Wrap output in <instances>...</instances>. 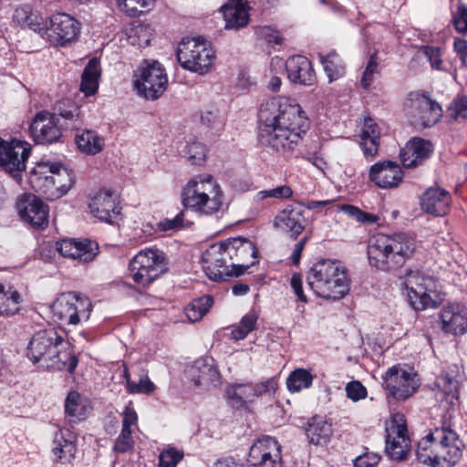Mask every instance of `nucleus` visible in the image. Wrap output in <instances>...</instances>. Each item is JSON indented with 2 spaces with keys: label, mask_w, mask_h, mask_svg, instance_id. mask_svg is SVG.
<instances>
[{
  "label": "nucleus",
  "mask_w": 467,
  "mask_h": 467,
  "mask_svg": "<svg viewBox=\"0 0 467 467\" xmlns=\"http://www.w3.org/2000/svg\"><path fill=\"white\" fill-rule=\"evenodd\" d=\"M407 114L413 124L430 128L442 116L441 107L426 94L411 92L407 100Z\"/></svg>",
  "instance_id": "ddd939ff"
},
{
  "label": "nucleus",
  "mask_w": 467,
  "mask_h": 467,
  "mask_svg": "<svg viewBox=\"0 0 467 467\" xmlns=\"http://www.w3.org/2000/svg\"><path fill=\"white\" fill-rule=\"evenodd\" d=\"M228 257L234 276H240L255 264L257 250L254 244L244 237L228 238Z\"/></svg>",
  "instance_id": "6ab92c4d"
},
{
  "label": "nucleus",
  "mask_w": 467,
  "mask_h": 467,
  "mask_svg": "<svg viewBox=\"0 0 467 467\" xmlns=\"http://www.w3.org/2000/svg\"><path fill=\"white\" fill-rule=\"evenodd\" d=\"M462 442L451 426L442 424L422 438L416 451L418 460L432 467H451L462 455Z\"/></svg>",
  "instance_id": "20e7f679"
},
{
  "label": "nucleus",
  "mask_w": 467,
  "mask_h": 467,
  "mask_svg": "<svg viewBox=\"0 0 467 467\" xmlns=\"http://www.w3.org/2000/svg\"><path fill=\"white\" fill-rule=\"evenodd\" d=\"M100 73L99 60L96 57L90 59L81 76L80 90L86 96H91L97 92Z\"/></svg>",
  "instance_id": "c9c22d12"
},
{
  "label": "nucleus",
  "mask_w": 467,
  "mask_h": 467,
  "mask_svg": "<svg viewBox=\"0 0 467 467\" xmlns=\"http://www.w3.org/2000/svg\"><path fill=\"white\" fill-rule=\"evenodd\" d=\"M90 213L102 222L112 223L120 213L117 198L110 190L102 189L90 198Z\"/></svg>",
  "instance_id": "5701e85b"
},
{
  "label": "nucleus",
  "mask_w": 467,
  "mask_h": 467,
  "mask_svg": "<svg viewBox=\"0 0 467 467\" xmlns=\"http://www.w3.org/2000/svg\"><path fill=\"white\" fill-rule=\"evenodd\" d=\"M455 29L463 35H467V7L459 5L453 16Z\"/></svg>",
  "instance_id": "e2e57ef3"
},
{
  "label": "nucleus",
  "mask_w": 467,
  "mask_h": 467,
  "mask_svg": "<svg viewBox=\"0 0 467 467\" xmlns=\"http://www.w3.org/2000/svg\"><path fill=\"white\" fill-rule=\"evenodd\" d=\"M213 304V298L211 296H204L194 299L185 308V315L191 322L199 321L209 311Z\"/></svg>",
  "instance_id": "37998d69"
},
{
  "label": "nucleus",
  "mask_w": 467,
  "mask_h": 467,
  "mask_svg": "<svg viewBox=\"0 0 467 467\" xmlns=\"http://www.w3.org/2000/svg\"><path fill=\"white\" fill-rule=\"evenodd\" d=\"M183 458V452L175 448H168L160 453L159 467H176Z\"/></svg>",
  "instance_id": "5fc2aeb1"
},
{
  "label": "nucleus",
  "mask_w": 467,
  "mask_h": 467,
  "mask_svg": "<svg viewBox=\"0 0 467 467\" xmlns=\"http://www.w3.org/2000/svg\"><path fill=\"white\" fill-rule=\"evenodd\" d=\"M202 123L213 132L221 131L225 124V116L215 105H208L201 114Z\"/></svg>",
  "instance_id": "a19ab883"
},
{
  "label": "nucleus",
  "mask_w": 467,
  "mask_h": 467,
  "mask_svg": "<svg viewBox=\"0 0 467 467\" xmlns=\"http://www.w3.org/2000/svg\"><path fill=\"white\" fill-rule=\"evenodd\" d=\"M65 412L67 416L80 420L83 415V406L80 403V395L77 391H70L65 401Z\"/></svg>",
  "instance_id": "8fccbe9b"
},
{
  "label": "nucleus",
  "mask_w": 467,
  "mask_h": 467,
  "mask_svg": "<svg viewBox=\"0 0 467 467\" xmlns=\"http://www.w3.org/2000/svg\"><path fill=\"white\" fill-rule=\"evenodd\" d=\"M306 281L316 295L327 300H339L349 292L348 271L336 261L322 259L314 264Z\"/></svg>",
  "instance_id": "39448f33"
},
{
  "label": "nucleus",
  "mask_w": 467,
  "mask_h": 467,
  "mask_svg": "<svg viewBox=\"0 0 467 467\" xmlns=\"http://www.w3.org/2000/svg\"><path fill=\"white\" fill-rule=\"evenodd\" d=\"M134 441L131 436V430L121 429V432L117 438L114 444V451L119 453H124L133 448Z\"/></svg>",
  "instance_id": "6e6d98bb"
},
{
  "label": "nucleus",
  "mask_w": 467,
  "mask_h": 467,
  "mask_svg": "<svg viewBox=\"0 0 467 467\" xmlns=\"http://www.w3.org/2000/svg\"><path fill=\"white\" fill-rule=\"evenodd\" d=\"M339 211L344 212L348 216L355 218L358 222L364 224H374L378 223L379 220V217L378 215L363 212L359 208L350 204L340 205Z\"/></svg>",
  "instance_id": "09e8293b"
},
{
  "label": "nucleus",
  "mask_w": 467,
  "mask_h": 467,
  "mask_svg": "<svg viewBox=\"0 0 467 467\" xmlns=\"http://www.w3.org/2000/svg\"><path fill=\"white\" fill-rule=\"evenodd\" d=\"M190 377L195 386L210 389L220 383L221 375L212 358L195 361L190 369Z\"/></svg>",
  "instance_id": "cd10ccee"
},
{
  "label": "nucleus",
  "mask_w": 467,
  "mask_h": 467,
  "mask_svg": "<svg viewBox=\"0 0 467 467\" xmlns=\"http://www.w3.org/2000/svg\"><path fill=\"white\" fill-rule=\"evenodd\" d=\"M227 241L209 246L202 254L203 270L209 279L222 282L232 277L231 263L228 257Z\"/></svg>",
  "instance_id": "f3484780"
},
{
  "label": "nucleus",
  "mask_w": 467,
  "mask_h": 467,
  "mask_svg": "<svg viewBox=\"0 0 467 467\" xmlns=\"http://www.w3.org/2000/svg\"><path fill=\"white\" fill-rule=\"evenodd\" d=\"M32 187L49 200L60 198L72 186L68 171L59 163L41 161L30 171Z\"/></svg>",
  "instance_id": "0eeeda50"
},
{
  "label": "nucleus",
  "mask_w": 467,
  "mask_h": 467,
  "mask_svg": "<svg viewBox=\"0 0 467 467\" xmlns=\"http://www.w3.org/2000/svg\"><path fill=\"white\" fill-rule=\"evenodd\" d=\"M313 376L310 372L304 368H297L294 370L286 380L287 388L292 392L300 391L303 389H307L312 385Z\"/></svg>",
  "instance_id": "49530a36"
},
{
  "label": "nucleus",
  "mask_w": 467,
  "mask_h": 467,
  "mask_svg": "<svg viewBox=\"0 0 467 467\" xmlns=\"http://www.w3.org/2000/svg\"><path fill=\"white\" fill-rule=\"evenodd\" d=\"M134 86L140 96L155 100L166 90L168 78L158 61L144 60L134 74Z\"/></svg>",
  "instance_id": "9b49d317"
},
{
  "label": "nucleus",
  "mask_w": 467,
  "mask_h": 467,
  "mask_svg": "<svg viewBox=\"0 0 467 467\" xmlns=\"http://www.w3.org/2000/svg\"><path fill=\"white\" fill-rule=\"evenodd\" d=\"M129 269L133 281L146 287L168 271L166 254L157 248L140 250L130 260Z\"/></svg>",
  "instance_id": "6e6552de"
},
{
  "label": "nucleus",
  "mask_w": 467,
  "mask_h": 467,
  "mask_svg": "<svg viewBox=\"0 0 467 467\" xmlns=\"http://www.w3.org/2000/svg\"><path fill=\"white\" fill-rule=\"evenodd\" d=\"M436 385L441 390V394L448 400V402L452 404L453 400H457L459 397V380L453 375L449 372H443L436 379Z\"/></svg>",
  "instance_id": "79ce46f5"
},
{
  "label": "nucleus",
  "mask_w": 467,
  "mask_h": 467,
  "mask_svg": "<svg viewBox=\"0 0 467 467\" xmlns=\"http://www.w3.org/2000/svg\"><path fill=\"white\" fill-rule=\"evenodd\" d=\"M302 158L309 161L315 167H317L319 171L325 173V171L327 169L328 165L325 159L317 152H308L302 155Z\"/></svg>",
  "instance_id": "774afa93"
},
{
  "label": "nucleus",
  "mask_w": 467,
  "mask_h": 467,
  "mask_svg": "<svg viewBox=\"0 0 467 467\" xmlns=\"http://www.w3.org/2000/svg\"><path fill=\"white\" fill-rule=\"evenodd\" d=\"M290 285L297 297V300L302 303H306L307 297L303 291V280L301 275L294 274L291 277Z\"/></svg>",
  "instance_id": "338daca9"
},
{
  "label": "nucleus",
  "mask_w": 467,
  "mask_h": 467,
  "mask_svg": "<svg viewBox=\"0 0 467 467\" xmlns=\"http://www.w3.org/2000/svg\"><path fill=\"white\" fill-rule=\"evenodd\" d=\"M185 155L192 164H201L206 157V147L201 142L188 143Z\"/></svg>",
  "instance_id": "603ef678"
},
{
  "label": "nucleus",
  "mask_w": 467,
  "mask_h": 467,
  "mask_svg": "<svg viewBox=\"0 0 467 467\" xmlns=\"http://www.w3.org/2000/svg\"><path fill=\"white\" fill-rule=\"evenodd\" d=\"M403 285L407 291L410 305L416 311L436 307V284L432 277L420 271H409L404 276Z\"/></svg>",
  "instance_id": "f8f14e48"
},
{
  "label": "nucleus",
  "mask_w": 467,
  "mask_h": 467,
  "mask_svg": "<svg viewBox=\"0 0 467 467\" xmlns=\"http://www.w3.org/2000/svg\"><path fill=\"white\" fill-rule=\"evenodd\" d=\"M28 18V22L26 23L24 27L32 29L41 35L43 38L46 37L45 31L47 30V21L45 20L38 13L34 11H32Z\"/></svg>",
  "instance_id": "052dcab7"
},
{
  "label": "nucleus",
  "mask_w": 467,
  "mask_h": 467,
  "mask_svg": "<svg viewBox=\"0 0 467 467\" xmlns=\"http://www.w3.org/2000/svg\"><path fill=\"white\" fill-rule=\"evenodd\" d=\"M442 328L454 335H462L467 330V313L462 314L445 309L441 315Z\"/></svg>",
  "instance_id": "58836bf2"
},
{
  "label": "nucleus",
  "mask_w": 467,
  "mask_h": 467,
  "mask_svg": "<svg viewBox=\"0 0 467 467\" xmlns=\"http://www.w3.org/2000/svg\"><path fill=\"white\" fill-rule=\"evenodd\" d=\"M378 72V55L375 52L370 56L368 65L363 72L361 79L362 87L368 88L373 81V75Z\"/></svg>",
  "instance_id": "13d9d810"
},
{
  "label": "nucleus",
  "mask_w": 467,
  "mask_h": 467,
  "mask_svg": "<svg viewBox=\"0 0 467 467\" xmlns=\"http://www.w3.org/2000/svg\"><path fill=\"white\" fill-rule=\"evenodd\" d=\"M382 385L388 395L398 400H407L419 387L416 375L400 366H393L387 370Z\"/></svg>",
  "instance_id": "a211bd4d"
},
{
  "label": "nucleus",
  "mask_w": 467,
  "mask_h": 467,
  "mask_svg": "<svg viewBox=\"0 0 467 467\" xmlns=\"http://www.w3.org/2000/svg\"><path fill=\"white\" fill-rule=\"evenodd\" d=\"M359 138L364 156L374 158L379 152L380 130L373 119L368 117L364 119Z\"/></svg>",
  "instance_id": "473e14b6"
},
{
  "label": "nucleus",
  "mask_w": 467,
  "mask_h": 467,
  "mask_svg": "<svg viewBox=\"0 0 467 467\" xmlns=\"http://www.w3.org/2000/svg\"><path fill=\"white\" fill-rule=\"evenodd\" d=\"M155 0H117L118 5L130 16H135L140 8L150 7Z\"/></svg>",
  "instance_id": "864d4df0"
},
{
  "label": "nucleus",
  "mask_w": 467,
  "mask_h": 467,
  "mask_svg": "<svg viewBox=\"0 0 467 467\" xmlns=\"http://www.w3.org/2000/svg\"><path fill=\"white\" fill-rule=\"evenodd\" d=\"M432 151L433 145L430 140L414 137L401 149L400 161L405 168H414L429 159Z\"/></svg>",
  "instance_id": "a878e982"
},
{
  "label": "nucleus",
  "mask_w": 467,
  "mask_h": 467,
  "mask_svg": "<svg viewBox=\"0 0 467 467\" xmlns=\"http://www.w3.org/2000/svg\"><path fill=\"white\" fill-rule=\"evenodd\" d=\"M53 317L61 325L77 326L89 318L92 310L90 300L77 292L60 295L52 306Z\"/></svg>",
  "instance_id": "9d476101"
},
{
  "label": "nucleus",
  "mask_w": 467,
  "mask_h": 467,
  "mask_svg": "<svg viewBox=\"0 0 467 467\" xmlns=\"http://www.w3.org/2000/svg\"><path fill=\"white\" fill-rule=\"evenodd\" d=\"M23 221L36 228L44 229L48 224V207L34 194H24L16 203Z\"/></svg>",
  "instance_id": "4be33fe9"
},
{
  "label": "nucleus",
  "mask_w": 467,
  "mask_h": 467,
  "mask_svg": "<svg viewBox=\"0 0 467 467\" xmlns=\"http://www.w3.org/2000/svg\"><path fill=\"white\" fill-rule=\"evenodd\" d=\"M304 210L299 206L289 205L275 218L274 225L291 238L296 239L306 227Z\"/></svg>",
  "instance_id": "bb28decb"
},
{
  "label": "nucleus",
  "mask_w": 467,
  "mask_h": 467,
  "mask_svg": "<svg viewBox=\"0 0 467 467\" xmlns=\"http://www.w3.org/2000/svg\"><path fill=\"white\" fill-rule=\"evenodd\" d=\"M415 250L416 240L407 233L377 234L368 240V257L371 266L389 272L401 267Z\"/></svg>",
  "instance_id": "7ed1b4c3"
},
{
  "label": "nucleus",
  "mask_w": 467,
  "mask_h": 467,
  "mask_svg": "<svg viewBox=\"0 0 467 467\" xmlns=\"http://www.w3.org/2000/svg\"><path fill=\"white\" fill-rule=\"evenodd\" d=\"M257 34L261 38L265 39L268 43L278 45L282 42L281 33L270 26H264L259 28Z\"/></svg>",
  "instance_id": "69168bd1"
},
{
  "label": "nucleus",
  "mask_w": 467,
  "mask_h": 467,
  "mask_svg": "<svg viewBox=\"0 0 467 467\" xmlns=\"http://www.w3.org/2000/svg\"><path fill=\"white\" fill-rule=\"evenodd\" d=\"M80 23L66 13L53 15L47 21L44 39L53 46L66 47L78 40Z\"/></svg>",
  "instance_id": "4468645a"
},
{
  "label": "nucleus",
  "mask_w": 467,
  "mask_h": 467,
  "mask_svg": "<svg viewBox=\"0 0 467 467\" xmlns=\"http://www.w3.org/2000/svg\"><path fill=\"white\" fill-rule=\"evenodd\" d=\"M346 392L348 399L353 401L363 400L367 397L366 388L358 380H353L347 384Z\"/></svg>",
  "instance_id": "680f3d73"
},
{
  "label": "nucleus",
  "mask_w": 467,
  "mask_h": 467,
  "mask_svg": "<svg viewBox=\"0 0 467 467\" xmlns=\"http://www.w3.org/2000/svg\"><path fill=\"white\" fill-rule=\"evenodd\" d=\"M62 336L53 328H45L36 331L31 337L27 346V357L33 363L46 364L55 353Z\"/></svg>",
  "instance_id": "412c9836"
},
{
  "label": "nucleus",
  "mask_w": 467,
  "mask_h": 467,
  "mask_svg": "<svg viewBox=\"0 0 467 467\" xmlns=\"http://www.w3.org/2000/svg\"><path fill=\"white\" fill-rule=\"evenodd\" d=\"M223 192L210 174L192 178L182 189V202L187 209L212 215L223 206Z\"/></svg>",
  "instance_id": "423d86ee"
},
{
  "label": "nucleus",
  "mask_w": 467,
  "mask_h": 467,
  "mask_svg": "<svg viewBox=\"0 0 467 467\" xmlns=\"http://www.w3.org/2000/svg\"><path fill=\"white\" fill-rule=\"evenodd\" d=\"M249 7L246 1L230 0L222 6L226 29H239L249 22Z\"/></svg>",
  "instance_id": "2f4dec72"
},
{
  "label": "nucleus",
  "mask_w": 467,
  "mask_h": 467,
  "mask_svg": "<svg viewBox=\"0 0 467 467\" xmlns=\"http://www.w3.org/2000/svg\"><path fill=\"white\" fill-rule=\"evenodd\" d=\"M56 113L43 110L36 114L30 124V134L37 144L47 145L62 137V127L66 130H79L83 125L80 108L70 99L58 101Z\"/></svg>",
  "instance_id": "f03ea898"
},
{
  "label": "nucleus",
  "mask_w": 467,
  "mask_h": 467,
  "mask_svg": "<svg viewBox=\"0 0 467 467\" xmlns=\"http://www.w3.org/2000/svg\"><path fill=\"white\" fill-rule=\"evenodd\" d=\"M228 398L234 402L236 406H242L244 403L251 402L255 399L254 385L238 384L227 389Z\"/></svg>",
  "instance_id": "c03bdc74"
},
{
  "label": "nucleus",
  "mask_w": 467,
  "mask_h": 467,
  "mask_svg": "<svg viewBox=\"0 0 467 467\" xmlns=\"http://www.w3.org/2000/svg\"><path fill=\"white\" fill-rule=\"evenodd\" d=\"M287 76L294 83L312 86L317 81L312 63L304 56L290 57L285 62Z\"/></svg>",
  "instance_id": "c85d7f7f"
},
{
  "label": "nucleus",
  "mask_w": 467,
  "mask_h": 467,
  "mask_svg": "<svg viewBox=\"0 0 467 467\" xmlns=\"http://www.w3.org/2000/svg\"><path fill=\"white\" fill-rule=\"evenodd\" d=\"M450 203V193L440 187H430L420 198L422 210L435 216L445 215L449 211Z\"/></svg>",
  "instance_id": "7c9ffc66"
},
{
  "label": "nucleus",
  "mask_w": 467,
  "mask_h": 467,
  "mask_svg": "<svg viewBox=\"0 0 467 467\" xmlns=\"http://www.w3.org/2000/svg\"><path fill=\"white\" fill-rule=\"evenodd\" d=\"M369 180L379 188H397L403 180V171L399 164L391 161H379L369 169Z\"/></svg>",
  "instance_id": "b1692460"
},
{
  "label": "nucleus",
  "mask_w": 467,
  "mask_h": 467,
  "mask_svg": "<svg viewBox=\"0 0 467 467\" xmlns=\"http://www.w3.org/2000/svg\"><path fill=\"white\" fill-rule=\"evenodd\" d=\"M30 153L29 143L17 140L7 142L0 138V166L16 181L21 180V172L26 170Z\"/></svg>",
  "instance_id": "dca6fc26"
},
{
  "label": "nucleus",
  "mask_w": 467,
  "mask_h": 467,
  "mask_svg": "<svg viewBox=\"0 0 467 467\" xmlns=\"http://www.w3.org/2000/svg\"><path fill=\"white\" fill-rule=\"evenodd\" d=\"M386 447L387 455L395 461L406 459L410 450L406 419L403 414L396 413L386 423Z\"/></svg>",
  "instance_id": "2eb2a0df"
},
{
  "label": "nucleus",
  "mask_w": 467,
  "mask_h": 467,
  "mask_svg": "<svg viewBox=\"0 0 467 467\" xmlns=\"http://www.w3.org/2000/svg\"><path fill=\"white\" fill-rule=\"evenodd\" d=\"M448 114L453 119H467V97L454 99L448 109Z\"/></svg>",
  "instance_id": "4d7b16f0"
},
{
  "label": "nucleus",
  "mask_w": 467,
  "mask_h": 467,
  "mask_svg": "<svg viewBox=\"0 0 467 467\" xmlns=\"http://www.w3.org/2000/svg\"><path fill=\"white\" fill-rule=\"evenodd\" d=\"M258 121L260 143L283 155L294 151L308 129L300 106L285 98H273L262 104Z\"/></svg>",
  "instance_id": "f257e3e1"
},
{
  "label": "nucleus",
  "mask_w": 467,
  "mask_h": 467,
  "mask_svg": "<svg viewBox=\"0 0 467 467\" xmlns=\"http://www.w3.org/2000/svg\"><path fill=\"white\" fill-rule=\"evenodd\" d=\"M249 467H282L281 446L270 436L258 439L250 448Z\"/></svg>",
  "instance_id": "aec40b11"
},
{
  "label": "nucleus",
  "mask_w": 467,
  "mask_h": 467,
  "mask_svg": "<svg viewBox=\"0 0 467 467\" xmlns=\"http://www.w3.org/2000/svg\"><path fill=\"white\" fill-rule=\"evenodd\" d=\"M381 457L377 453L367 452L354 460V467H375Z\"/></svg>",
  "instance_id": "0e129e2a"
},
{
  "label": "nucleus",
  "mask_w": 467,
  "mask_h": 467,
  "mask_svg": "<svg viewBox=\"0 0 467 467\" xmlns=\"http://www.w3.org/2000/svg\"><path fill=\"white\" fill-rule=\"evenodd\" d=\"M419 57H425L428 59L434 68H440V66L442 62L441 58V50L438 47H433L430 46H425L420 48L418 53Z\"/></svg>",
  "instance_id": "bf43d9fd"
},
{
  "label": "nucleus",
  "mask_w": 467,
  "mask_h": 467,
  "mask_svg": "<svg viewBox=\"0 0 467 467\" xmlns=\"http://www.w3.org/2000/svg\"><path fill=\"white\" fill-rule=\"evenodd\" d=\"M293 191L287 185L277 186L274 189L260 191L256 193L255 201H263L266 198L288 199L292 196Z\"/></svg>",
  "instance_id": "3c124183"
},
{
  "label": "nucleus",
  "mask_w": 467,
  "mask_h": 467,
  "mask_svg": "<svg viewBox=\"0 0 467 467\" xmlns=\"http://www.w3.org/2000/svg\"><path fill=\"white\" fill-rule=\"evenodd\" d=\"M56 249L64 257L88 263L95 258L98 245L88 239H63L56 243Z\"/></svg>",
  "instance_id": "393cba45"
},
{
  "label": "nucleus",
  "mask_w": 467,
  "mask_h": 467,
  "mask_svg": "<svg viewBox=\"0 0 467 467\" xmlns=\"http://www.w3.org/2000/svg\"><path fill=\"white\" fill-rule=\"evenodd\" d=\"M177 58L183 68L204 75L211 70L215 53L203 38H187L180 42Z\"/></svg>",
  "instance_id": "1a4fd4ad"
},
{
  "label": "nucleus",
  "mask_w": 467,
  "mask_h": 467,
  "mask_svg": "<svg viewBox=\"0 0 467 467\" xmlns=\"http://www.w3.org/2000/svg\"><path fill=\"white\" fill-rule=\"evenodd\" d=\"M56 350L50 359L41 366L48 370H67L71 374L74 373L78 359L73 352L71 344L62 337Z\"/></svg>",
  "instance_id": "c756f323"
},
{
  "label": "nucleus",
  "mask_w": 467,
  "mask_h": 467,
  "mask_svg": "<svg viewBox=\"0 0 467 467\" xmlns=\"http://www.w3.org/2000/svg\"><path fill=\"white\" fill-rule=\"evenodd\" d=\"M75 140L78 150L88 155L99 153L105 146L104 138L92 130H85L77 134Z\"/></svg>",
  "instance_id": "e433bc0d"
},
{
  "label": "nucleus",
  "mask_w": 467,
  "mask_h": 467,
  "mask_svg": "<svg viewBox=\"0 0 467 467\" xmlns=\"http://www.w3.org/2000/svg\"><path fill=\"white\" fill-rule=\"evenodd\" d=\"M20 297L13 286L0 284V316L16 314L19 310Z\"/></svg>",
  "instance_id": "ea45409f"
},
{
  "label": "nucleus",
  "mask_w": 467,
  "mask_h": 467,
  "mask_svg": "<svg viewBox=\"0 0 467 467\" xmlns=\"http://www.w3.org/2000/svg\"><path fill=\"white\" fill-rule=\"evenodd\" d=\"M319 61L329 82H333L344 76L346 66L340 56L332 50L327 55L319 54Z\"/></svg>",
  "instance_id": "4c0bfd02"
},
{
  "label": "nucleus",
  "mask_w": 467,
  "mask_h": 467,
  "mask_svg": "<svg viewBox=\"0 0 467 467\" xmlns=\"http://www.w3.org/2000/svg\"><path fill=\"white\" fill-rule=\"evenodd\" d=\"M70 431L68 430H59L56 432L52 453L56 462L62 463L70 462L76 452V446L70 440Z\"/></svg>",
  "instance_id": "72a5a7b5"
},
{
  "label": "nucleus",
  "mask_w": 467,
  "mask_h": 467,
  "mask_svg": "<svg viewBox=\"0 0 467 467\" xmlns=\"http://www.w3.org/2000/svg\"><path fill=\"white\" fill-rule=\"evenodd\" d=\"M257 315L254 312H249L243 317L240 323L233 327L232 337L236 340L244 339L247 335L255 329Z\"/></svg>",
  "instance_id": "de8ad7c7"
},
{
  "label": "nucleus",
  "mask_w": 467,
  "mask_h": 467,
  "mask_svg": "<svg viewBox=\"0 0 467 467\" xmlns=\"http://www.w3.org/2000/svg\"><path fill=\"white\" fill-rule=\"evenodd\" d=\"M124 378L127 383V389L130 393L138 394H151L155 389V385L150 381L149 377L142 373L137 380L130 379V373L127 368L124 369Z\"/></svg>",
  "instance_id": "a18cd8bd"
},
{
  "label": "nucleus",
  "mask_w": 467,
  "mask_h": 467,
  "mask_svg": "<svg viewBox=\"0 0 467 467\" xmlns=\"http://www.w3.org/2000/svg\"><path fill=\"white\" fill-rule=\"evenodd\" d=\"M306 432L310 443L325 445L330 441L333 431L331 424L322 417H314L308 423Z\"/></svg>",
  "instance_id": "f704fd0d"
}]
</instances>
